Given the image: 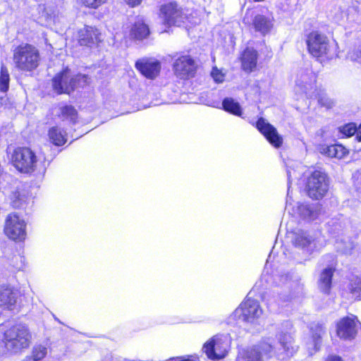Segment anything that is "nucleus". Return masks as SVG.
<instances>
[{
  "label": "nucleus",
  "instance_id": "6ab92c4d",
  "mask_svg": "<svg viewBox=\"0 0 361 361\" xmlns=\"http://www.w3.org/2000/svg\"><path fill=\"white\" fill-rule=\"evenodd\" d=\"M293 212L299 217L308 221L314 220L319 214V207L317 204H307L297 203L293 207Z\"/></svg>",
  "mask_w": 361,
  "mask_h": 361
},
{
  "label": "nucleus",
  "instance_id": "c03bdc74",
  "mask_svg": "<svg viewBox=\"0 0 361 361\" xmlns=\"http://www.w3.org/2000/svg\"><path fill=\"white\" fill-rule=\"evenodd\" d=\"M22 361H35L30 356H26Z\"/></svg>",
  "mask_w": 361,
  "mask_h": 361
},
{
  "label": "nucleus",
  "instance_id": "37998d69",
  "mask_svg": "<svg viewBox=\"0 0 361 361\" xmlns=\"http://www.w3.org/2000/svg\"><path fill=\"white\" fill-rule=\"evenodd\" d=\"M357 138L358 142H361V124L359 126Z\"/></svg>",
  "mask_w": 361,
  "mask_h": 361
},
{
  "label": "nucleus",
  "instance_id": "2eb2a0df",
  "mask_svg": "<svg viewBox=\"0 0 361 361\" xmlns=\"http://www.w3.org/2000/svg\"><path fill=\"white\" fill-rule=\"evenodd\" d=\"M256 126L273 146L275 147L281 146L283 143L282 137L278 133L277 130L264 118H259Z\"/></svg>",
  "mask_w": 361,
  "mask_h": 361
},
{
  "label": "nucleus",
  "instance_id": "a19ab883",
  "mask_svg": "<svg viewBox=\"0 0 361 361\" xmlns=\"http://www.w3.org/2000/svg\"><path fill=\"white\" fill-rule=\"evenodd\" d=\"M287 176H288V195H289V191H290V182H291V171L288 170L287 171Z\"/></svg>",
  "mask_w": 361,
  "mask_h": 361
},
{
  "label": "nucleus",
  "instance_id": "2f4dec72",
  "mask_svg": "<svg viewBox=\"0 0 361 361\" xmlns=\"http://www.w3.org/2000/svg\"><path fill=\"white\" fill-rule=\"evenodd\" d=\"M10 75L6 66H1L0 71V90L3 92L8 91L9 87Z\"/></svg>",
  "mask_w": 361,
  "mask_h": 361
},
{
  "label": "nucleus",
  "instance_id": "aec40b11",
  "mask_svg": "<svg viewBox=\"0 0 361 361\" xmlns=\"http://www.w3.org/2000/svg\"><path fill=\"white\" fill-rule=\"evenodd\" d=\"M16 299L17 294L11 286H0V307L12 310L16 305Z\"/></svg>",
  "mask_w": 361,
  "mask_h": 361
},
{
  "label": "nucleus",
  "instance_id": "7ed1b4c3",
  "mask_svg": "<svg viewBox=\"0 0 361 361\" xmlns=\"http://www.w3.org/2000/svg\"><path fill=\"white\" fill-rule=\"evenodd\" d=\"M13 60L18 70L32 71L36 69L39 64V51L32 44H20L14 49Z\"/></svg>",
  "mask_w": 361,
  "mask_h": 361
},
{
  "label": "nucleus",
  "instance_id": "39448f33",
  "mask_svg": "<svg viewBox=\"0 0 361 361\" xmlns=\"http://www.w3.org/2000/svg\"><path fill=\"white\" fill-rule=\"evenodd\" d=\"M309 52L319 59L332 57L331 46L328 37L319 32H310L307 39Z\"/></svg>",
  "mask_w": 361,
  "mask_h": 361
},
{
  "label": "nucleus",
  "instance_id": "f704fd0d",
  "mask_svg": "<svg viewBox=\"0 0 361 361\" xmlns=\"http://www.w3.org/2000/svg\"><path fill=\"white\" fill-rule=\"evenodd\" d=\"M47 354V348L45 346L41 344L35 345L32 350L30 357L35 361H40L46 357Z\"/></svg>",
  "mask_w": 361,
  "mask_h": 361
},
{
  "label": "nucleus",
  "instance_id": "473e14b6",
  "mask_svg": "<svg viewBox=\"0 0 361 361\" xmlns=\"http://www.w3.org/2000/svg\"><path fill=\"white\" fill-rule=\"evenodd\" d=\"M11 202L12 205L15 208L22 207L27 200V197L24 192H21L18 190L14 191L11 195Z\"/></svg>",
  "mask_w": 361,
  "mask_h": 361
},
{
  "label": "nucleus",
  "instance_id": "f8f14e48",
  "mask_svg": "<svg viewBox=\"0 0 361 361\" xmlns=\"http://www.w3.org/2000/svg\"><path fill=\"white\" fill-rule=\"evenodd\" d=\"M13 161L16 168L24 173L33 171L37 164V158L34 152L29 148H20L15 151Z\"/></svg>",
  "mask_w": 361,
  "mask_h": 361
},
{
  "label": "nucleus",
  "instance_id": "f03ea898",
  "mask_svg": "<svg viewBox=\"0 0 361 361\" xmlns=\"http://www.w3.org/2000/svg\"><path fill=\"white\" fill-rule=\"evenodd\" d=\"M32 338V334L27 326L19 324L4 331L2 343L7 352L18 354L30 347Z\"/></svg>",
  "mask_w": 361,
  "mask_h": 361
},
{
  "label": "nucleus",
  "instance_id": "cd10ccee",
  "mask_svg": "<svg viewBox=\"0 0 361 361\" xmlns=\"http://www.w3.org/2000/svg\"><path fill=\"white\" fill-rule=\"evenodd\" d=\"M149 33V28L142 21L136 22L131 29L130 35L135 39H142Z\"/></svg>",
  "mask_w": 361,
  "mask_h": 361
},
{
  "label": "nucleus",
  "instance_id": "423d86ee",
  "mask_svg": "<svg viewBox=\"0 0 361 361\" xmlns=\"http://www.w3.org/2000/svg\"><path fill=\"white\" fill-rule=\"evenodd\" d=\"M317 75L311 69L300 71L295 80V92L312 99L319 87L316 85Z\"/></svg>",
  "mask_w": 361,
  "mask_h": 361
},
{
  "label": "nucleus",
  "instance_id": "1a4fd4ad",
  "mask_svg": "<svg viewBox=\"0 0 361 361\" xmlns=\"http://www.w3.org/2000/svg\"><path fill=\"white\" fill-rule=\"evenodd\" d=\"M26 226V222L21 216L16 213H12L8 214L6 219L4 233L10 239L20 242L25 239Z\"/></svg>",
  "mask_w": 361,
  "mask_h": 361
},
{
  "label": "nucleus",
  "instance_id": "6e6552de",
  "mask_svg": "<svg viewBox=\"0 0 361 361\" xmlns=\"http://www.w3.org/2000/svg\"><path fill=\"white\" fill-rule=\"evenodd\" d=\"M262 313L263 311L259 302L255 300L247 298L235 309L233 317L245 322L255 323Z\"/></svg>",
  "mask_w": 361,
  "mask_h": 361
},
{
  "label": "nucleus",
  "instance_id": "72a5a7b5",
  "mask_svg": "<svg viewBox=\"0 0 361 361\" xmlns=\"http://www.w3.org/2000/svg\"><path fill=\"white\" fill-rule=\"evenodd\" d=\"M61 116L63 119L75 122L77 118V111L72 106H64L60 108Z\"/></svg>",
  "mask_w": 361,
  "mask_h": 361
},
{
  "label": "nucleus",
  "instance_id": "79ce46f5",
  "mask_svg": "<svg viewBox=\"0 0 361 361\" xmlns=\"http://www.w3.org/2000/svg\"><path fill=\"white\" fill-rule=\"evenodd\" d=\"M326 361H343L341 357L336 356H332L329 357Z\"/></svg>",
  "mask_w": 361,
  "mask_h": 361
},
{
  "label": "nucleus",
  "instance_id": "4468645a",
  "mask_svg": "<svg viewBox=\"0 0 361 361\" xmlns=\"http://www.w3.org/2000/svg\"><path fill=\"white\" fill-rule=\"evenodd\" d=\"M173 71L180 78L192 77L195 71V61L190 56H180L173 63Z\"/></svg>",
  "mask_w": 361,
  "mask_h": 361
},
{
  "label": "nucleus",
  "instance_id": "c756f323",
  "mask_svg": "<svg viewBox=\"0 0 361 361\" xmlns=\"http://www.w3.org/2000/svg\"><path fill=\"white\" fill-rule=\"evenodd\" d=\"M359 127L357 128L356 125L353 123H348L343 126L338 128V132L341 133V137H349L356 133V136H357ZM355 139L357 140V137Z\"/></svg>",
  "mask_w": 361,
  "mask_h": 361
},
{
  "label": "nucleus",
  "instance_id": "412c9836",
  "mask_svg": "<svg viewBox=\"0 0 361 361\" xmlns=\"http://www.w3.org/2000/svg\"><path fill=\"white\" fill-rule=\"evenodd\" d=\"M311 336L307 342V348L310 354L318 350L321 345L322 337L324 334V328L321 324H314L310 328Z\"/></svg>",
  "mask_w": 361,
  "mask_h": 361
},
{
  "label": "nucleus",
  "instance_id": "9b49d317",
  "mask_svg": "<svg viewBox=\"0 0 361 361\" xmlns=\"http://www.w3.org/2000/svg\"><path fill=\"white\" fill-rule=\"evenodd\" d=\"M159 17L164 23L169 26H180L187 18L183 9L179 8L175 2L162 5L159 10Z\"/></svg>",
  "mask_w": 361,
  "mask_h": 361
},
{
  "label": "nucleus",
  "instance_id": "58836bf2",
  "mask_svg": "<svg viewBox=\"0 0 361 361\" xmlns=\"http://www.w3.org/2000/svg\"><path fill=\"white\" fill-rule=\"evenodd\" d=\"M351 293L356 298H361V283L357 286L353 287Z\"/></svg>",
  "mask_w": 361,
  "mask_h": 361
},
{
  "label": "nucleus",
  "instance_id": "4c0bfd02",
  "mask_svg": "<svg viewBox=\"0 0 361 361\" xmlns=\"http://www.w3.org/2000/svg\"><path fill=\"white\" fill-rule=\"evenodd\" d=\"M211 75L216 82H223L225 78V73L221 70L218 69L216 67H214L211 72Z\"/></svg>",
  "mask_w": 361,
  "mask_h": 361
},
{
  "label": "nucleus",
  "instance_id": "f3484780",
  "mask_svg": "<svg viewBox=\"0 0 361 361\" xmlns=\"http://www.w3.org/2000/svg\"><path fill=\"white\" fill-rule=\"evenodd\" d=\"M100 32L91 26H85L78 32V43L81 46L91 47L101 41Z\"/></svg>",
  "mask_w": 361,
  "mask_h": 361
},
{
  "label": "nucleus",
  "instance_id": "393cba45",
  "mask_svg": "<svg viewBox=\"0 0 361 361\" xmlns=\"http://www.w3.org/2000/svg\"><path fill=\"white\" fill-rule=\"evenodd\" d=\"M253 25L255 30L262 34L269 32L273 25L271 20L263 15L256 16L253 20Z\"/></svg>",
  "mask_w": 361,
  "mask_h": 361
},
{
  "label": "nucleus",
  "instance_id": "ddd939ff",
  "mask_svg": "<svg viewBox=\"0 0 361 361\" xmlns=\"http://www.w3.org/2000/svg\"><path fill=\"white\" fill-rule=\"evenodd\" d=\"M360 322L355 316L341 319L337 324V335L343 339H353L357 334Z\"/></svg>",
  "mask_w": 361,
  "mask_h": 361
},
{
  "label": "nucleus",
  "instance_id": "b1692460",
  "mask_svg": "<svg viewBox=\"0 0 361 361\" xmlns=\"http://www.w3.org/2000/svg\"><path fill=\"white\" fill-rule=\"evenodd\" d=\"M49 140L55 145L61 146L64 145L67 140L66 133L61 128L57 126L52 127L49 130Z\"/></svg>",
  "mask_w": 361,
  "mask_h": 361
},
{
  "label": "nucleus",
  "instance_id": "4be33fe9",
  "mask_svg": "<svg viewBox=\"0 0 361 361\" xmlns=\"http://www.w3.org/2000/svg\"><path fill=\"white\" fill-rule=\"evenodd\" d=\"M258 54L253 48L247 47L243 51L241 56L242 68L243 71L250 73L257 66Z\"/></svg>",
  "mask_w": 361,
  "mask_h": 361
},
{
  "label": "nucleus",
  "instance_id": "5701e85b",
  "mask_svg": "<svg viewBox=\"0 0 361 361\" xmlns=\"http://www.w3.org/2000/svg\"><path fill=\"white\" fill-rule=\"evenodd\" d=\"M38 22L44 26H50L55 23L56 13L50 7L39 6Z\"/></svg>",
  "mask_w": 361,
  "mask_h": 361
},
{
  "label": "nucleus",
  "instance_id": "9d476101",
  "mask_svg": "<svg viewBox=\"0 0 361 361\" xmlns=\"http://www.w3.org/2000/svg\"><path fill=\"white\" fill-rule=\"evenodd\" d=\"M229 346L228 336L216 335L204 345L203 350L209 358L219 360L226 356Z\"/></svg>",
  "mask_w": 361,
  "mask_h": 361
},
{
  "label": "nucleus",
  "instance_id": "bb28decb",
  "mask_svg": "<svg viewBox=\"0 0 361 361\" xmlns=\"http://www.w3.org/2000/svg\"><path fill=\"white\" fill-rule=\"evenodd\" d=\"M333 272L334 270L331 268H326L322 272L319 281V286L322 292L327 293L329 290Z\"/></svg>",
  "mask_w": 361,
  "mask_h": 361
},
{
  "label": "nucleus",
  "instance_id": "a211bd4d",
  "mask_svg": "<svg viewBox=\"0 0 361 361\" xmlns=\"http://www.w3.org/2000/svg\"><path fill=\"white\" fill-rule=\"evenodd\" d=\"M293 243L295 247L301 248L307 252H312L316 247L314 238L308 232L302 230L293 234Z\"/></svg>",
  "mask_w": 361,
  "mask_h": 361
},
{
  "label": "nucleus",
  "instance_id": "e433bc0d",
  "mask_svg": "<svg viewBox=\"0 0 361 361\" xmlns=\"http://www.w3.org/2000/svg\"><path fill=\"white\" fill-rule=\"evenodd\" d=\"M347 59L361 64V46L350 50L348 52Z\"/></svg>",
  "mask_w": 361,
  "mask_h": 361
},
{
  "label": "nucleus",
  "instance_id": "ea45409f",
  "mask_svg": "<svg viewBox=\"0 0 361 361\" xmlns=\"http://www.w3.org/2000/svg\"><path fill=\"white\" fill-rule=\"evenodd\" d=\"M127 4H128L131 7H135L139 5L142 0H124Z\"/></svg>",
  "mask_w": 361,
  "mask_h": 361
},
{
  "label": "nucleus",
  "instance_id": "20e7f679",
  "mask_svg": "<svg viewBox=\"0 0 361 361\" xmlns=\"http://www.w3.org/2000/svg\"><path fill=\"white\" fill-rule=\"evenodd\" d=\"M86 75L78 74L73 77L68 68L57 74L52 80L54 90L58 94H69L76 87H83L88 82Z\"/></svg>",
  "mask_w": 361,
  "mask_h": 361
},
{
  "label": "nucleus",
  "instance_id": "f257e3e1",
  "mask_svg": "<svg viewBox=\"0 0 361 361\" xmlns=\"http://www.w3.org/2000/svg\"><path fill=\"white\" fill-rule=\"evenodd\" d=\"M277 338L280 345L279 348L276 347L274 338H264L245 352L243 357L244 361H264L272 356L285 360L297 353L298 346L290 334L281 332L278 334Z\"/></svg>",
  "mask_w": 361,
  "mask_h": 361
},
{
  "label": "nucleus",
  "instance_id": "a18cd8bd",
  "mask_svg": "<svg viewBox=\"0 0 361 361\" xmlns=\"http://www.w3.org/2000/svg\"><path fill=\"white\" fill-rule=\"evenodd\" d=\"M253 1L255 2H262V1H264V0H253Z\"/></svg>",
  "mask_w": 361,
  "mask_h": 361
},
{
  "label": "nucleus",
  "instance_id": "c85d7f7f",
  "mask_svg": "<svg viewBox=\"0 0 361 361\" xmlns=\"http://www.w3.org/2000/svg\"><path fill=\"white\" fill-rule=\"evenodd\" d=\"M224 109L234 115H241V108L240 104L235 102L232 98H226L222 102Z\"/></svg>",
  "mask_w": 361,
  "mask_h": 361
},
{
  "label": "nucleus",
  "instance_id": "49530a36",
  "mask_svg": "<svg viewBox=\"0 0 361 361\" xmlns=\"http://www.w3.org/2000/svg\"><path fill=\"white\" fill-rule=\"evenodd\" d=\"M290 203H289L288 202H287V203H286V207H290Z\"/></svg>",
  "mask_w": 361,
  "mask_h": 361
},
{
  "label": "nucleus",
  "instance_id": "a878e982",
  "mask_svg": "<svg viewBox=\"0 0 361 361\" xmlns=\"http://www.w3.org/2000/svg\"><path fill=\"white\" fill-rule=\"evenodd\" d=\"M322 152L329 157L341 159L348 154V150L341 145H333L323 147Z\"/></svg>",
  "mask_w": 361,
  "mask_h": 361
},
{
  "label": "nucleus",
  "instance_id": "7c9ffc66",
  "mask_svg": "<svg viewBox=\"0 0 361 361\" xmlns=\"http://www.w3.org/2000/svg\"><path fill=\"white\" fill-rule=\"evenodd\" d=\"M312 99H317L319 104L328 109L331 108L334 105L331 99L326 96L324 90L320 87L318 89V91L315 92V95Z\"/></svg>",
  "mask_w": 361,
  "mask_h": 361
},
{
  "label": "nucleus",
  "instance_id": "dca6fc26",
  "mask_svg": "<svg viewBox=\"0 0 361 361\" xmlns=\"http://www.w3.org/2000/svg\"><path fill=\"white\" fill-rule=\"evenodd\" d=\"M136 68L148 79H154L161 70V63L154 59L144 58L135 63Z\"/></svg>",
  "mask_w": 361,
  "mask_h": 361
},
{
  "label": "nucleus",
  "instance_id": "c9c22d12",
  "mask_svg": "<svg viewBox=\"0 0 361 361\" xmlns=\"http://www.w3.org/2000/svg\"><path fill=\"white\" fill-rule=\"evenodd\" d=\"M80 4L89 8L96 9L104 4L107 0H78Z\"/></svg>",
  "mask_w": 361,
  "mask_h": 361
},
{
  "label": "nucleus",
  "instance_id": "0eeeda50",
  "mask_svg": "<svg viewBox=\"0 0 361 361\" xmlns=\"http://www.w3.org/2000/svg\"><path fill=\"white\" fill-rule=\"evenodd\" d=\"M306 189L311 198L317 200L322 198L329 189L326 175L320 171L311 172L307 178Z\"/></svg>",
  "mask_w": 361,
  "mask_h": 361
}]
</instances>
